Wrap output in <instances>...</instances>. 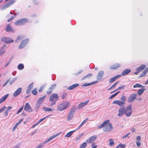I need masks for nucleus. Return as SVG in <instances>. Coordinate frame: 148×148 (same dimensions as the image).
I'll use <instances>...</instances> for the list:
<instances>
[{
	"instance_id": "e2e57ef3",
	"label": "nucleus",
	"mask_w": 148,
	"mask_h": 148,
	"mask_svg": "<svg viewBox=\"0 0 148 148\" xmlns=\"http://www.w3.org/2000/svg\"><path fill=\"white\" fill-rule=\"evenodd\" d=\"M136 144L137 146L139 147L141 145V143L140 142L137 141L136 142Z\"/></svg>"
},
{
	"instance_id": "f3484780",
	"label": "nucleus",
	"mask_w": 148,
	"mask_h": 148,
	"mask_svg": "<svg viewBox=\"0 0 148 148\" xmlns=\"http://www.w3.org/2000/svg\"><path fill=\"white\" fill-rule=\"evenodd\" d=\"M131 71L130 69H126L123 71L121 73V75L124 76L127 75Z\"/></svg>"
},
{
	"instance_id": "f257e3e1",
	"label": "nucleus",
	"mask_w": 148,
	"mask_h": 148,
	"mask_svg": "<svg viewBox=\"0 0 148 148\" xmlns=\"http://www.w3.org/2000/svg\"><path fill=\"white\" fill-rule=\"evenodd\" d=\"M70 106V103L68 101L61 103L57 106V110L59 111H62L67 109Z\"/></svg>"
},
{
	"instance_id": "e433bc0d",
	"label": "nucleus",
	"mask_w": 148,
	"mask_h": 148,
	"mask_svg": "<svg viewBox=\"0 0 148 148\" xmlns=\"http://www.w3.org/2000/svg\"><path fill=\"white\" fill-rule=\"evenodd\" d=\"M40 105V104L36 103L35 105V107L34 109V110L36 111H38V109Z\"/></svg>"
},
{
	"instance_id": "3c124183",
	"label": "nucleus",
	"mask_w": 148,
	"mask_h": 148,
	"mask_svg": "<svg viewBox=\"0 0 148 148\" xmlns=\"http://www.w3.org/2000/svg\"><path fill=\"white\" fill-rule=\"evenodd\" d=\"M23 119H21L16 124L18 125L19 124H20L23 121Z\"/></svg>"
},
{
	"instance_id": "393cba45",
	"label": "nucleus",
	"mask_w": 148,
	"mask_h": 148,
	"mask_svg": "<svg viewBox=\"0 0 148 148\" xmlns=\"http://www.w3.org/2000/svg\"><path fill=\"white\" fill-rule=\"evenodd\" d=\"M145 90V89L144 88H140L139 89L137 92V93L138 94L139 96L141 95L144 92V91Z\"/></svg>"
},
{
	"instance_id": "0e129e2a",
	"label": "nucleus",
	"mask_w": 148,
	"mask_h": 148,
	"mask_svg": "<svg viewBox=\"0 0 148 148\" xmlns=\"http://www.w3.org/2000/svg\"><path fill=\"white\" fill-rule=\"evenodd\" d=\"M8 114V111L6 110L4 112V116H7Z\"/></svg>"
},
{
	"instance_id": "6e6552de",
	"label": "nucleus",
	"mask_w": 148,
	"mask_h": 148,
	"mask_svg": "<svg viewBox=\"0 0 148 148\" xmlns=\"http://www.w3.org/2000/svg\"><path fill=\"white\" fill-rule=\"evenodd\" d=\"M1 41L3 42L6 44L13 42L14 40H12L11 38L8 37H3L1 38Z\"/></svg>"
},
{
	"instance_id": "72a5a7b5",
	"label": "nucleus",
	"mask_w": 148,
	"mask_h": 148,
	"mask_svg": "<svg viewBox=\"0 0 148 148\" xmlns=\"http://www.w3.org/2000/svg\"><path fill=\"white\" fill-rule=\"evenodd\" d=\"M88 119V118H86L81 123V124L79 125V127L76 129L77 130L82 127L84 124L85 123L87 122V120Z\"/></svg>"
},
{
	"instance_id": "c03bdc74",
	"label": "nucleus",
	"mask_w": 148,
	"mask_h": 148,
	"mask_svg": "<svg viewBox=\"0 0 148 148\" xmlns=\"http://www.w3.org/2000/svg\"><path fill=\"white\" fill-rule=\"evenodd\" d=\"M119 92V91L118 92L114 93V94H113L112 95H111V96L109 98V99H112L113 98L116 96Z\"/></svg>"
},
{
	"instance_id": "f704fd0d",
	"label": "nucleus",
	"mask_w": 148,
	"mask_h": 148,
	"mask_svg": "<svg viewBox=\"0 0 148 148\" xmlns=\"http://www.w3.org/2000/svg\"><path fill=\"white\" fill-rule=\"evenodd\" d=\"M43 109L45 111H53L51 108L46 107H43Z\"/></svg>"
},
{
	"instance_id": "c9c22d12",
	"label": "nucleus",
	"mask_w": 148,
	"mask_h": 148,
	"mask_svg": "<svg viewBox=\"0 0 148 148\" xmlns=\"http://www.w3.org/2000/svg\"><path fill=\"white\" fill-rule=\"evenodd\" d=\"M24 66L23 64H20L18 65L17 66V68L18 69L20 70H22L23 69Z\"/></svg>"
},
{
	"instance_id": "79ce46f5",
	"label": "nucleus",
	"mask_w": 148,
	"mask_h": 148,
	"mask_svg": "<svg viewBox=\"0 0 148 148\" xmlns=\"http://www.w3.org/2000/svg\"><path fill=\"white\" fill-rule=\"evenodd\" d=\"M56 84H53L50 86V87L49 88V90H51L53 91L56 87Z\"/></svg>"
},
{
	"instance_id": "09e8293b",
	"label": "nucleus",
	"mask_w": 148,
	"mask_h": 148,
	"mask_svg": "<svg viewBox=\"0 0 148 148\" xmlns=\"http://www.w3.org/2000/svg\"><path fill=\"white\" fill-rule=\"evenodd\" d=\"M91 85L90 83H84V84H83L82 86H89Z\"/></svg>"
},
{
	"instance_id": "423d86ee",
	"label": "nucleus",
	"mask_w": 148,
	"mask_h": 148,
	"mask_svg": "<svg viewBox=\"0 0 148 148\" xmlns=\"http://www.w3.org/2000/svg\"><path fill=\"white\" fill-rule=\"evenodd\" d=\"M28 21V19L26 18H22L16 21L14 23L16 25L20 26L24 25Z\"/></svg>"
},
{
	"instance_id": "39448f33",
	"label": "nucleus",
	"mask_w": 148,
	"mask_h": 148,
	"mask_svg": "<svg viewBox=\"0 0 148 148\" xmlns=\"http://www.w3.org/2000/svg\"><path fill=\"white\" fill-rule=\"evenodd\" d=\"M132 105L131 104L129 105L125 109V114L126 116L129 117L132 114Z\"/></svg>"
},
{
	"instance_id": "6ab92c4d",
	"label": "nucleus",
	"mask_w": 148,
	"mask_h": 148,
	"mask_svg": "<svg viewBox=\"0 0 148 148\" xmlns=\"http://www.w3.org/2000/svg\"><path fill=\"white\" fill-rule=\"evenodd\" d=\"M104 72L103 71H100L97 76V78L98 79H101L103 77L104 74Z\"/></svg>"
},
{
	"instance_id": "ea45409f",
	"label": "nucleus",
	"mask_w": 148,
	"mask_h": 148,
	"mask_svg": "<svg viewBox=\"0 0 148 148\" xmlns=\"http://www.w3.org/2000/svg\"><path fill=\"white\" fill-rule=\"evenodd\" d=\"M109 146H111L112 145H114V142L112 139H110L109 140Z\"/></svg>"
},
{
	"instance_id": "5fc2aeb1",
	"label": "nucleus",
	"mask_w": 148,
	"mask_h": 148,
	"mask_svg": "<svg viewBox=\"0 0 148 148\" xmlns=\"http://www.w3.org/2000/svg\"><path fill=\"white\" fill-rule=\"evenodd\" d=\"M66 96V94H64L61 96V98L62 99H64Z\"/></svg>"
},
{
	"instance_id": "2f4dec72",
	"label": "nucleus",
	"mask_w": 148,
	"mask_h": 148,
	"mask_svg": "<svg viewBox=\"0 0 148 148\" xmlns=\"http://www.w3.org/2000/svg\"><path fill=\"white\" fill-rule=\"evenodd\" d=\"M148 72V70L147 68H146L145 70L140 75V77H142L145 76L146 74Z\"/></svg>"
},
{
	"instance_id": "37998d69",
	"label": "nucleus",
	"mask_w": 148,
	"mask_h": 148,
	"mask_svg": "<svg viewBox=\"0 0 148 148\" xmlns=\"http://www.w3.org/2000/svg\"><path fill=\"white\" fill-rule=\"evenodd\" d=\"M121 101H122L123 102H124V104H125V102L126 100V97L124 95L122 96L121 99Z\"/></svg>"
},
{
	"instance_id": "69168bd1",
	"label": "nucleus",
	"mask_w": 148,
	"mask_h": 148,
	"mask_svg": "<svg viewBox=\"0 0 148 148\" xmlns=\"http://www.w3.org/2000/svg\"><path fill=\"white\" fill-rule=\"evenodd\" d=\"M39 123L38 122L37 123H36L34 124V125H33L32 127L33 128H34L35 126L37 125Z\"/></svg>"
},
{
	"instance_id": "338daca9",
	"label": "nucleus",
	"mask_w": 148,
	"mask_h": 148,
	"mask_svg": "<svg viewBox=\"0 0 148 148\" xmlns=\"http://www.w3.org/2000/svg\"><path fill=\"white\" fill-rule=\"evenodd\" d=\"M140 139H141V137L140 136H137L136 138V140H140Z\"/></svg>"
},
{
	"instance_id": "20e7f679",
	"label": "nucleus",
	"mask_w": 148,
	"mask_h": 148,
	"mask_svg": "<svg viewBox=\"0 0 148 148\" xmlns=\"http://www.w3.org/2000/svg\"><path fill=\"white\" fill-rule=\"evenodd\" d=\"M107 123L105 125L104 127L103 128V130L105 132H110L113 129V126L112 124L108 123V121H106Z\"/></svg>"
},
{
	"instance_id": "aec40b11",
	"label": "nucleus",
	"mask_w": 148,
	"mask_h": 148,
	"mask_svg": "<svg viewBox=\"0 0 148 148\" xmlns=\"http://www.w3.org/2000/svg\"><path fill=\"white\" fill-rule=\"evenodd\" d=\"M33 83H31L29 85L27 90L26 91V93L27 94H29L30 93L31 90L33 88Z\"/></svg>"
},
{
	"instance_id": "603ef678",
	"label": "nucleus",
	"mask_w": 148,
	"mask_h": 148,
	"mask_svg": "<svg viewBox=\"0 0 148 148\" xmlns=\"http://www.w3.org/2000/svg\"><path fill=\"white\" fill-rule=\"evenodd\" d=\"M130 134V133L129 132V133H128L127 134H126L123 135V136H122V138H126Z\"/></svg>"
},
{
	"instance_id": "58836bf2",
	"label": "nucleus",
	"mask_w": 148,
	"mask_h": 148,
	"mask_svg": "<svg viewBox=\"0 0 148 148\" xmlns=\"http://www.w3.org/2000/svg\"><path fill=\"white\" fill-rule=\"evenodd\" d=\"M87 146V143H86L84 142L81 145L79 148H85Z\"/></svg>"
},
{
	"instance_id": "0eeeda50",
	"label": "nucleus",
	"mask_w": 148,
	"mask_h": 148,
	"mask_svg": "<svg viewBox=\"0 0 148 148\" xmlns=\"http://www.w3.org/2000/svg\"><path fill=\"white\" fill-rule=\"evenodd\" d=\"M125 108L124 106L121 107L118 110V113L117 116H123L125 114Z\"/></svg>"
},
{
	"instance_id": "4c0bfd02",
	"label": "nucleus",
	"mask_w": 148,
	"mask_h": 148,
	"mask_svg": "<svg viewBox=\"0 0 148 148\" xmlns=\"http://www.w3.org/2000/svg\"><path fill=\"white\" fill-rule=\"evenodd\" d=\"M107 123V121H105L101 124L98 125L97 127L98 129H101L103 127H104L106 123Z\"/></svg>"
},
{
	"instance_id": "c85d7f7f",
	"label": "nucleus",
	"mask_w": 148,
	"mask_h": 148,
	"mask_svg": "<svg viewBox=\"0 0 148 148\" xmlns=\"http://www.w3.org/2000/svg\"><path fill=\"white\" fill-rule=\"evenodd\" d=\"M8 94L4 95L0 99V104L3 102L7 98Z\"/></svg>"
},
{
	"instance_id": "f8f14e48",
	"label": "nucleus",
	"mask_w": 148,
	"mask_h": 148,
	"mask_svg": "<svg viewBox=\"0 0 148 148\" xmlns=\"http://www.w3.org/2000/svg\"><path fill=\"white\" fill-rule=\"evenodd\" d=\"M112 104H116L120 106H122L125 104L124 102L120 100H115L113 101Z\"/></svg>"
},
{
	"instance_id": "49530a36",
	"label": "nucleus",
	"mask_w": 148,
	"mask_h": 148,
	"mask_svg": "<svg viewBox=\"0 0 148 148\" xmlns=\"http://www.w3.org/2000/svg\"><path fill=\"white\" fill-rule=\"evenodd\" d=\"M32 93L35 95H36L37 93V89H34L32 90Z\"/></svg>"
},
{
	"instance_id": "412c9836",
	"label": "nucleus",
	"mask_w": 148,
	"mask_h": 148,
	"mask_svg": "<svg viewBox=\"0 0 148 148\" xmlns=\"http://www.w3.org/2000/svg\"><path fill=\"white\" fill-rule=\"evenodd\" d=\"M146 67V66L145 65L142 64L140 65V67H138L137 69H136V71L138 72H141L143 69H144Z\"/></svg>"
},
{
	"instance_id": "bb28decb",
	"label": "nucleus",
	"mask_w": 148,
	"mask_h": 148,
	"mask_svg": "<svg viewBox=\"0 0 148 148\" xmlns=\"http://www.w3.org/2000/svg\"><path fill=\"white\" fill-rule=\"evenodd\" d=\"M121 76V75H117L113 78L111 79L110 80V83H112L116 79H117L118 78L120 77Z\"/></svg>"
},
{
	"instance_id": "c756f323",
	"label": "nucleus",
	"mask_w": 148,
	"mask_h": 148,
	"mask_svg": "<svg viewBox=\"0 0 148 148\" xmlns=\"http://www.w3.org/2000/svg\"><path fill=\"white\" fill-rule=\"evenodd\" d=\"M75 130L69 132L65 135V137L68 138L70 137L72 135L73 132Z\"/></svg>"
},
{
	"instance_id": "4be33fe9",
	"label": "nucleus",
	"mask_w": 148,
	"mask_h": 148,
	"mask_svg": "<svg viewBox=\"0 0 148 148\" xmlns=\"http://www.w3.org/2000/svg\"><path fill=\"white\" fill-rule=\"evenodd\" d=\"M79 85L78 84L76 83L68 87L67 88L69 90H71L77 87Z\"/></svg>"
},
{
	"instance_id": "7ed1b4c3",
	"label": "nucleus",
	"mask_w": 148,
	"mask_h": 148,
	"mask_svg": "<svg viewBox=\"0 0 148 148\" xmlns=\"http://www.w3.org/2000/svg\"><path fill=\"white\" fill-rule=\"evenodd\" d=\"M61 133V132H60L58 133H57L55 134L50 137L49 138L45 140L43 144H39L36 147V148H41L44 146V145L45 144L53 139L55 138L57 136L60 135Z\"/></svg>"
},
{
	"instance_id": "774afa93",
	"label": "nucleus",
	"mask_w": 148,
	"mask_h": 148,
	"mask_svg": "<svg viewBox=\"0 0 148 148\" xmlns=\"http://www.w3.org/2000/svg\"><path fill=\"white\" fill-rule=\"evenodd\" d=\"M12 108V107L11 106H8L7 108V110L8 111L9 110H11Z\"/></svg>"
},
{
	"instance_id": "6e6d98bb",
	"label": "nucleus",
	"mask_w": 148,
	"mask_h": 148,
	"mask_svg": "<svg viewBox=\"0 0 148 148\" xmlns=\"http://www.w3.org/2000/svg\"><path fill=\"white\" fill-rule=\"evenodd\" d=\"M18 126V125L16 124H15V125H14V127L12 129V131H14L17 128V127Z\"/></svg>"
},
{
	"instance_id": "9d476101",
	"label": "nucleus",
	"mask_w": 148,
	"mask_h": 148,
	"mask_svg": "<svg viewBox=\"0 0 148 148\" xmlns=\"http://www.w3.org/2000/svg\"><path fill=\"white\" fill-rule=\"evenodd\" d=\"M24 110L28 112H31L32 111V109L30 107V105L28 103H26L24 108Z\"/></svg>"
},
{
	"instance_id": "a211bd4d",
	"label": "nucleus",
	"mask_w": 148,
	"mask_h": 148,
	"mask_svg": "<svg viewBox=\"0 0 148 148\" xmlns=\"http://www.w3.org/2000/svg\"><path fill=\"white\" fill-rule=\"evenodd\" d=\"M46 96H43L42 97L39 98L38 100L37 103L41 105L43 102L44 100L46 97Z\"/></svg>"
},
{
	"instance_id": "13d9d810",
	"label": "nucleus",
	"mask_w": 148,
	"mask_h": 148,
	"mask_svg": "<svg viewBox=\"0 0 148 148\" xmlns=\"http://www.w3.org/2000/svg\"><path fill=\"white\" fill-rule=\"evenodd\" d=\"M46 117H45L41 119L38 122L39 123L43 121L46 118Z\"/></svg>"
},
{
	"instance_id": "cd10ccee",
	"label": "nucleus",
	"mask_w": 148,
	"mask_h": 148,
	"mask_svg": "<svg viewBox=\"0 0 148 148\" xmlns=\"http://www.w3.org/2000/svg\"><path fill=\"white\" fill-rule=\"evenodd\" d=\"M76 109V107L75 106H73L71 108L69 112L72 113L74 114L75 112Z\"/></svg>"
},
{
	"instance_id": "2eb2a0df",
	"label": "nucleus",
	"mask_w": 148,
	"mask_h": 148,
	"mask_svg": "<svg viewBox=\"0 0 148 148\" xmlns=\"http://www.w3.org/2000/svg\"><path fill=\"white\" fill-rule=\"evenodd\" d=\"M97 138V137L96 136L94 135L90 137L86 140V141L88 143H90L91 142L94 141Z\"/></svg>"
},
{
	"instance_id": "8fccbe9b",
	"label": "nucleus",
	"mask_w": 148,
	"mask_h": 148,
	"mask_svg": "<svg viewBox=\"0 0 148 148\" xmlns=\"http://www.w3.org/2000/svg\"><path fill=\"white\" fill-rule=\"evenodd\" d=\"M23 107H22L21 108H20L17 111L16 114H18L21 111L23 110Z\"/></svg>"
},
{
	"instance_id": "a19ab883",
	"label": "nucleus",
	"mask_w": 148,
	"mask_h": 148,
	"mask_svg": "<svg viewBox=\"0 0 148 148\" xmlns=\"http://www.w3.org/2000/svg\"><path fill=\"white\" fill-rule=\"evenodd\" d=\"M125 145L121 144H119L116 148H125Z\"/></svg>"
},
{
	"instance_id": "5701e85b",
	"label": "nucleus",
	"mask_w": 148,
	"mask_h": 148,
	"mask_svg": "<svg viewBox=\"0 0 148 148\" xmlns=\"http://www.w3.org/2000/svg\"><path fill=\"white\" fill-rule=\"evenodd\" d=\"M74 114L69 112L67 120L68 121H71L73 118Z\"/></svg>"
},
{
	"instance_id": "1a4fd4ad",
	"label": "nucleus",
	"mask_w": 148,
	"mask_h": 148,
	"mask_svg": "<svg viewBox=\"0 0 148 148\" xmlns=\"http://www.w3.org/2000/svg\"><path fill=\"white\" fill-rule=\"evenodd\" d=\"M137 96L136 94H133L130 95L128 98V103H131L133 102Z\"/></svg>"
},
{
	"instance_id": "f03ea898",
	"label": "nucleus",
	"mask_w": 148,
	"mask_h": 148,
	"mask_svg": "<svg viewBox=\"0 0 148 148\" xmlns=\"http://www.w3.org/2000/svg\"><path fill=\"white\" fill-rule=\"evenodd\" d=\"M58 96L57 93H54L51 95L49 98V100L52 102L51 104V106H54L58 100Z\"/></svg>"
},
{
	"instance_id": "bf43d9fd",
	"label": "nucleus",
	"mask_w": 148,
	"mask_h": 148,
	"mask_svg": "<svg viewBox=\"0 0 148 148\" xmlns=\"http://www.w3.org/2000/svg\"><path fill=\"white\" fill-rule=\"evenodd\" d=\"M119 83V82H117L114 83L112 86V88H114L115 87L116 85Z\"/></svg>"
},
{
	"instance_id": "680f3d73",
	"label": "nucleus",
	"mask_w": 148,
	"mask_h": 148,
	"mask_svg": "<svg viewBox=\"0 0 148 148\" xmlns=\"http://www.w3.org/2000/svg\"><path fill=\"white\" fill-rule=\"evenodd\" d=\"M125 86V85H122L119 86V87L120 89V90H121L124 89Z\"/></svg>"
},
{
	"instance_id": "473e14b6",
	"label": "nucleus",
	"mask_w": 148,
	"mask_h": 148,
	"mask_svg": "<svg viewBox=\"0 0 148 148\" xmlns=\"http://www.w3.org/2000/svg\"><path fill=\"white\" fill-rule=\"evenodd\" d=\"M133 87L134 88H145V86H143L142 85L139 84H136L135 85H134Z\"/></svg>"
},
{
	"instance_id": "a18cd8bd",
	"label": "nucleus",
	"mask_w": 148,
	"mask_h": 148,
	"mask_svg": "<svg viewBox=\"0 0 148 148\" xmlns=\"http://www.w3.org/2000/svg\"><path fill=\"white\" fill-rule=\"evenodd\" d=\"M84 135V134L82 133L80 134L78 136H77L76 138V140H78L83 135Z\"/></svg>"
},
{
	"instance_id": "de8ad7c7",
	"label": "nucleus",
	"mask_w": 148,
	"mask_h": 148,
	"mask_svg": "<svg viewBox=\"0 0 148 148\" xmlns=\"http://www.w3.org/2000/svg\"><path fill=\"white\" fill-rule=\"evenodd\" d=\"M92 76V75L91 73H89L87 75H86V76L84 77L82 79H84L85 78H88L89 77H90Z\"/></svg>"
},
{
	"instance_id": "a878e982",
	"label": "nucleus",
	"mask_w": 148,
	"mask_h": 148,
	"mask_svg": "<svg viewBox=\"0 0 148 148\" xmlns=\"http://www.w3.org/2000/svg\"><path fill=\"white\" fill-rule=\"evenodd\" d=\"M6 47V45H3L0 50V56L3 54L5 52V48Z\"/></svg>"
},
{
	"instance_id": "7c9ffc66",
	"label": "nucleus",
	"mask_w": 148,
	"mask_h": 148,
	"mask_svg": "<svg viewBox=\"0 0 148 148\" xmlns=\"http://www.w3.org/2000/svg\"><path fill=\"white\" fill-rule=\"evenodd\" d=\"M5 30L7 32L12 31H13V29L11 27L10 25L7 26Z\"/></svg>"
},
{
	"instance_id": "dca6fc26",
	"label": "nucleus",
	"mask_w": 148,
	"mask_h": 148,
	"mask_svg": "<svg viewBox=\"0 0 148 148\" xmlns=\"http://www.w3.org/2000/svg\"><path fill=\"white\" fill-rule=\"evenodd\" d=\"M89 101H87L84 102H81L77 106V108L79 109H80L81 108L85 106L88 103Z\"/></svg>"
},
{
	"instance_id": "4d7b16f0",
	"label": "nucleus",
	"mask_w": 148,
	"mask_h": 148,
	"mask_svg": "<svg viewBox=\"0 0 148 148\" xmlns=\"http://www.w3.org/2000/svg\"><path fill=\"white\" fill-rule=\"evenodd\" d=\"M6 107L5 106H4L3 107L0 109V110L1 112H3L6 108Z\"/></svg>"
},
{
	"instance_id": "9b49d317",
	"label": "nucleus",
	"mask_w": 148,
	"mask_h": 148,
	"mask_svg": "<svg viewBox=\"0 0 148 148\" xmlns=\"http://www.w3.org/2000/svg\"><path fill=\"white\" fill-rule=\"evenodd\" d=\"M28 40V39L27 38L22 41L19 47V48L21 49L23 48L27 43Z\"/></svg>"
},
{
	"instance_id": "ddd939ff",
	"label": "nucleus",
	"mask_w": 148,
	"mask_h": 148,
	"mask_svg": "<svg viewBox=\"0 0 148 148\" xmlns=\"http://www.w3.org/2000/svg\"><path fill=\"white\" fill-rule=\"evenodd\" d=\"M15 2V0H10L9 3H7L3 7V9H4L8 7L10 5L14 4Z\"/></svg>"
},
{
	"instance_id": "864d4df0",
	"label": "nucleus",
	"mask_w": 148,
	"mask_h": 148,
	"mask_svg": "<svg viewBox=\"0 0 148 148\" xmlns=\"http://www.w3.org/2000/svg\"><path fill=\"white\" fill-rule=\"evenodd\" d=\"M52 90H49V89L48 90L47 92V93L48 95L50 94L52 92Z\"/></svg>"
},
{
	"instance_id": "4468645a",
	"label": "nucleus",
	"mask_w": 148,
	"mask_h": 148,
	"mask_svg": "<svg viewBox=\"0 0 148 148\" xmlns=\"http://www.w3.org/2000/svg\"><path fill=\"white\" fill-rule=\"evenodd\" d=\"M22 92V88H19L13 93V96L14 97H16L19 95Z\"/></svg>"
},
{
	"instance_id": "b1692460",
	"label": "nucleus",
	"mask_w": 148,
	"mask_h": 148,
	"mask_svg": "<svg viewBox=\"0 0 148 148\" xmlns=\"http://www.w3.org/2000/svg\"><path fill=\"white\" fill-rule=\"evenodd\" d=\"M120 66V65L119 64H116L112 66H110V68L111 69H117Z\"/></svg>"
},
{
	"instance_id": "052dcab7",
	"label": "nucleus",
	"mask_w": 148,
	"mask_h": 148,
	"mask_svg": "<svg viewBox=\"0 0 148 148\" xmlns=\"http://www.w3.org/2000/svg\"><path fill=\"white\" fill-rule=\"evenodd\" d=\"M9 80H10V79H8L7 81H6L5 82V83L3 84V87L5 86L7 84V83L9 81Z\"/></svg>"
}]
</instances>
